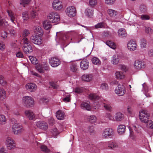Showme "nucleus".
I'll use <instances>...</instances> for the list:
<instances>
[{"label": "nucleus", "instance_id": "obj_58", "mask_svg": "<svg viewBox=\"0 0 153 153\" xmlns=\"http://www.w3.org/2000/svg\"><path fill=\"white\" fill-rule=\"evenodd\" d=\"M89 119L90 122L91 123L95 122L96 121V117L94 115L90 116Z\"/></svg>", "mask_w": 153, "mask_h": 153}, {"label": "nucleus", "instance_id": "obj_50", "mask_svg": "<svg viewBox=\"0 0 153 153\" xmlns=\"http://www.w3.org/2000/svg\"><path fill=\"white\" fill-rule=\"evenodd\" d=\"M29 59L31 62L33 64H36L38 63V61L36 58L33 56H29Z\"/></svg>", "mask_w": 153, "mask_h": 153}, {"label": "nucleus", "instance_id": "obj_22", "mask_svg": "<svg viewBox=\"0 0 153 153\" xmlns=\"http://www.w3.org/2000/svg\"><path fill=\"white\" fill-rule=\"evenodd\" d=\"M89 63L87 60H82L80 63V67L82 69L85 70L87 69L89 66Z\"/></svg>", "mask_w": 153, "mask_h": 153}, {"label": "nucleus", "instance_id": "obj_2", "mask_svg": "<svg viewBox=\"0 0 153 153\" xmlns=\"http://www.w3.org/2000/svg\"><path fill=\"white\" fill-rule=\"evenodd\" d=\"M48 20L50 22L58 23L60 21V16L56 12H52L50 13L47 16Z\"/></svg>", "mask_w": 153, "mask_h": 153}, {"label": "nucleus", "instance_id": "obj_36", "mask_svg": "<svg viewBox=\"0 0 153 153\" xmlns=\"http://www.w3.org/2000/svg\"><path fill=\"white\" fill-rule=\"evenodd\" d=\"M41 150L45 153H48L50 151L47 146L44 145H41L39 146Z\"/></svg>", "mask_w": 153, "mask_h": 153}, {"label": "nucleus", "instance_id": "obj_26", "mask_svg": "<svg viewBox=\"0 0 153 153\" xmlns=\"http://www.w3.org/2000/svg\"><path fill=\"white\" fill-rule=\"evenodd\" d=\"M126 126L123 125H119L117 128V131L119 134L122 135L125 131Z\"/></svg>", "mask_w": 153, "mask_h": 153}, {"label": "nucleus", "instance_id": "obj_34", "mask_svg": "<svg viewBox=\"0 0 153 153\" xmlns=\"http://www.w3.org/2000/svg\"><path fill=\"white\" fill-rule=\"evenodd\" d=\"M50 22L47 20L43 22V25L45 29L48 30L52 26Z\"/></svg>", "mask_w": 153, "mask_h": 153}, {"label": "nucleus", "instance_id": "obj_21", "mask_svg": "<svg viewBox=\"0 0 153 153\" xmlns=\"http://www.w3.org/2000/svg\"><path fill=\"white\" fill-rule=\"evenodd\" d=\"M134 65L135 69L139 70L144 67V64L141 61L136 60L134 63Z\"/></svg>", "mask_w": 153, "mask_h": 153}, {"label": "nucleus", "instance_id": "obj_14", "mask_svg": "<svg viewBox=\"0 0 153 153\" xmlns=\"http://www.w3.org/2000/svg\"><path fill=\"white\" fill-rule=\"evenodd\" d=\"M130 131V134L131 135L133 132L132 128L136 132L139 133L140 132L142 127L137 123H135L132 125V128L130 127H128Z\"/></svg>", "mask_w": 153, "mask_h": 153}, {"label": "nucleus", "instance_id": "obj_45", "mask_svg": "<svg viewBox=\"0 0 153 153\" xmlns=\"http://www.w3.org/2000/svg\"><path fill=\"white\" fill-rule=\"evenodd\" d=\"M147 42L146 39H142L140 41V46L141 48H144L146 47Z\"/></svg>", "mask_w": 153, "mask_h": 153}, {"label": "nucleus", "instance_id": "obj_55", "mask_svg": "<svg viewBox=\"0 0 153 153\" xmlns=\"http://www.w3.org/2000/svg\"><path fill=\"white\" fill-rule=\"evenodd\" d=\"M139 9L141 12L145 13L146 11V7L145 5H141Z\"/></svg>", "mask_w": 153, "mask_h": 153}, {"label": "nucleus", "instance_id": "obj_30", "mask_svg": "<svg viewBox=\"0 0 153 153\" xmlns=\"http://www.w3.org/2000/svg\"><path fill=\"white\" fill-rule=\"evenodd\" d=\"M65 114L61 110H59L56 112V116L59 120L63 119L64 117Z\"/></svg>", "mask_w": 153, "mask_h": 153}, {"label": "nucleus", "instance_id": "obj_39", "mask_svg": "<svg viewBox=\"0 0 153 153\" xmlns=\"http://www.w3.org/2000/svg\"><path fill=\"white\" fill-rule=\"evenodd\" d=\"M0 97L2 100L4 99L6 97L5 91L0 88Z\"/></svg>", "mask_w": 153, "mask_h": 153}, {"label": "nucleus", "instance_id": "obj_3", "mask_svg": "<svg viewBox=\"0 0 153 153\" xmlns=\"http://www.w3.org/2000/svg\"><path fill=\"white\" fill-rule=\"evenodd\" d=\"M88 97L91 100L94 101L93 108L95 109H98L101 98L94 94H90L88 96Z\"/></svg>", "mask_w": 153, "mask_h": 153}, {"label": "nucleus", "instance_id": "obj_9", "mask_svg": "<svg viewBox=\"0 0 153 153\" xmlns=\"http://www.w3.org/2000/svg\"><path fill=\"white\" fill-rule=\"evenodd\" d=\"M115 92L118 96H123L126 92L125 87L123 85L119 84L116 87Z\"/></svg>", "mask_w": 153, "mask_h": 153}, {"label": "nucleus", "instance_id": "obj_5", "mask_svg": "<svg viewBox=\"0 0 153 153\" xmlns=\"http://www.w3.org/2000/svg\"><path fill=\"white\" fill-rule=\"evenodd\" d=\"M23 45L22 47L24 52L26 54H28L32 51V47L30 45V42L27 38L23 39Z\"/></svg>", "mask_w": 153, "mask_h": 153}, {"label": "nucleus", "instance_id": "obj_32", "mask_svg": "<svg viewBox=\"0 0 153 153\" xmlns=\"http://www.w3.org/2000/svg\"><path fill=\"white\" fill-rule=\"evenodd\" d=\"M34 32L35 34L38 35H42L43 33V31L41 27L38 26H36L34 27Z\"/></svg>", "mask_w": 153, "mask_h": 153}, {"label": "nucleus", "instance_id": "obj_53", "mask_svg": "<svg viewBox=\"0 0 153 153\" xmlns=\"http://www.w3.org/2000/svg\"><path fill=\"white\" fill-rule=\"evenodd\" d=\"M100 88L102 90H107L108 88V85L106 83H102L101 84Z\"/></svg>", "mask_w": 153, "mask_h": 153}, {"label": "nucleus", "instance_id": "obj_47", "mask_svg": "<svg viewBox=\"0 0 153 153\" xmlns=\"http://www.w3.org/2000/svg\"><path fill=\"white\" fill-rule=\"evenodd\" d=\"M6 83L7 82L3 76H0V84L3 86H5Z\"/></svg>", "mask_w": 153, "mask_h": 153}, {"label": "nucleus", "instance_id": "obj_49", "mask_svg": "<svg viewBox=\"0 0 153 153\" xmlns=\"http://www.w3.org/2000/svg\"><path fill=\"white\" fill-rule=\"evenodd\" d=\"M95 28L97 29L99 28H102L105 27V25L103 22H101L98 23L94 26Z\"/></svg>", "mask_w": 153, "mask_h": 153}, {"label": "nucleus", "instance_id": "obj_57", "mask_svg": "<svg viewBox=\"0 0 153 153\" xmlns=\"http://www.w3.org/2000/svg\"><path fill=\"white\" fill-rule=\"evenodd\" d=\"M145 31L146 33L149 34H151L153 32L152 30L149 27H146Z\"/></svg>", "mask_w": 153, "mask_h": 153}, {"label": "nucleus", "instance_id": "obj_35", "mask_svg": "<svg viewBox=\"0 0 153 153\" xmlns=\"http://www.w3.org/2000/svg\"><path fill=\"white\" fill-rule=\"evenodd\" d=\"M105 44L107 45L113 49H114L116 48L115 44L111 41H107L106 42Z\"/></svg>", "mask_w": 153, "mask_h": 153}, {"label": "nucleus", "instance_id": "obj_42", "mask_svg": "<svg viewBox=\"0 0 153 153\" xmlns=\"http://www.w3.org/2000/svg\"><path fill=\"white\" fill-rule=\"evenodd\" d=\"M22 17L24 21L27 20L30 18L28 12H25L22 13Z\"/></svg>", "mask_w": 153, "mask_h": 153}, {"label": "nucleus", "instance_id": "obj_24", "mask_svg": "<svg viewBox=\"0 0 153 153\" xmlns=\"http://www.w3.org/2000/svg\"><path fill=\"white\" fill-rule=\"evenodd\" d=\"M120 58L117 55H114L111 58V62L113 65H117L120 62Z\"/></svg>", "mask_w": 153, "mask_h": 153}, {"label": "nucleus", "instance_id": "obj_62", "mask_svg": "<svg viewBox=\"0 0 153 153\" xmlns=\"http://www.w3.org/2000/svg\"><path fill=\"white\" fill-rule=\"evenodd\" d=\"M97 4V1L96 0H89V4L91 6H94L96 5Z\"/></svg>", "mask_w": 153, "mask_h": 153}, {"label": "nucleus", "instance_id": "obj_31", "mask_svg": "<svg viewBox=\"0 0 153 153\" xmlns=\"http://www.w3.org/2000/svg\"><path fill=\"white\" fill-rule=\"evenodd\" d=\"M116 78L117 79H122L125 77V74L122 71H117L115 74Z\"/></svg>", "mask_w": 153, "mask_h": 153}, {"label": "nucleus", "instance_id": "obj_46", "mask_svg": "<svg viewBox=\"0 0 153 153\" xmlns=\"http://www.w3.org/2000/svg\"><path fill=\"white\" fill-rule=\"evenodd\" d=\"M37 14V10L35 9H33L30 13V17L31 19H33L36 16Z\"/></svg>", "mask_w": 153, "mask_h": 153}, {"label": "nucleus", "instance_id": "obj_13", "mask_svg": "<svg viewBox=\"0 0 153 153\" xmlns=\"http://www.w3.org/2000/svg\"><path fill=\"white\" fill-rule=\"evenodd\" d=\"M113 131L112 129L107 128L105 129L102 133V136L104 138H111L113 136Z\"/></svg>", "mask_w": 153, "mask_h": 153}, {"label": "nucleus", "instance_id": "obj_17", "mask_svg": "<svg viewBox=\"0 0 153 153\" xmlns=\"http://www.w3.org/2000/svg\"><path fill=\"white\" fill-rule=\"evenodd\" d=\"M127 47L128 49L131 51H133L136 50L137 45L135 41L130 40L127 44Z\"/></svg>", "mask_w": 153, "mask_h": 153}, {"label": "nucleus", "instance_id": "obj_38", "mask_svg": "<svg viewBox=\"0 0 153 153\" xmlns=\"http://www.w3.org/2000/svg\"><path fill=\"white\" fill-rule=\"evenodd\" d=\"M108 12L110 16L113 17L115 16L117 14V12L112 9H108Z\"/></svg>", "mask_w": 153, "mask_h": 153}, {"label": "nucleus", "instance_id": "obj_37", "mask_svg": "<svg viewBox=\"0 0 153 153\" xmlns=\"http://www.w3.org/2000/svg\"><path fill=\"white\" fill-rule=\"evenodd\" d=\"M92 63L96 65H99L101 64V61L98 58L95 57H93L91 59Z\"/></svg>", "mask_w": 153, "mask_h": 153}, {"label": "nucleus", "instance_id": "obj_10", "mask_svg": "<svg viewBox=\"0 0 153 153\" xmlns=\"http://www.w3.org/2000/svg\"><path fill=\"white\" fill-rule=\"evenodd\" d=\"M66 15L69 17H73L75 16L76 10L75 8L73 6L68 7L65 10Z\"/></svg>", "mask_w": 153, "mask_h": 153}, {"label": "nucleus", "instance_id": "obj_48", "mask_svg": "<svg viewBox=\"0 0 153 153\" xmlns=\"http://www.w3.org/2000/svg\"><path fill=\"white\" fill-rule=\"evenodd\" d=\"M105 117L108 118L109 120L114 121V118L112 115L109 112H107L105 114Z\"/></svg>", "mask_w": 153, "mask_h": 153}, {"label": "nucleus", "instance_id": "obj_40", "mask_svg": "<svg viewBox=\"0 0 153 153\" xmlns=\"http://www.w3.org/2000/svg\"><path fill=\"white\" fill-rule=\"evenodd\" d=\"M6 123V119L4 115H0V124L1 125L5 124Z\"/></svg>", "mask_w": 153, "mask_h": 153}, {"label": "nucleus", "instance_id": "obj_19", "mask_svg": "<svg viewBox=\"0 0 153 153\" xmlns=\"http://www.w3.org/2000/svg\"><path fill=\"white\" fill-rule=\"evenodd\" d=\"M37 86L33 83H29L26 86V89L31 92L35 91L37 89Z\"/></svg>", "mask_w": 153, "mask_h": 153}, {"label": "nucleus", "instance_id": "obj_27", "mask_svg": "<svg viewBox=\"0 0 153 153\" xmlns=\"http://www.w3.org/2000/svg\"><path fill=\"white\" fill-rule=\"evenodd\" d=\"M118 34L119 36L121 38L126 37L127 36L125 30L123 28H120L118 30Z\"/></svg>", "mask_w": 153, "mask_h": 153}, {"label": "nucleus", "instance_id": "obj_33", "mask_svg": "<svg viewBox=\"0 0 153 153\" xmlns=\"http://www.w3.org/2000/svg\"><path fill=\"white\" fill-rule=\"evenodd\" d=\"M81 107L82 109L88 111H90L91 109L89 104L85 102H82L81 105Z\"/></svg>", "mask_w": 153, "mask_h": 153}, {"label": "nucleus", "instance_id": "obj_11", "mask_svg": "<svg viewBox=\"0 0 153 153\" xmlns=\"http://www.w3.org/2000/svg\"><path fill=\"white\" fill-rule=\"evenodd\" d=\"M6 144L7 148L10 150L14 149L16 146L15 141L9 137H7L6 139Z\"/></svg>", "mask_w": 153, "mask_h": 153}, {"label": "nucleus", "instance_id": "obj_12", "mask_svg": "<svg viewBox=\"0 0 153 153\" xmlns=\"http://www.w3.org/2000/svg\"><path fill=\"white\" fill-rule=\"evenodd\" d=\"M105 149H110L116 148L118 147V143L115 141H111L105 142L104 144Z\"/></svg>", "mask_w": 153, "mask_h": 153}, {"label": "nucleus", "instance_id": "obj_28", "mask_svg": "<svg viewBox=\"0 0 153 153\" xmlns=\"http://www.w3.org/2000/svg\"><path fill=\"white\" fill-rule=\"evenodd\" d=\"M93 9L91 8H88L85 11V15L88 17H91L93 15Z\"/></svg>", "mask_w": 153, "mask_h": 153}, {"label": "nucleus", "instance_id": "obj_20", "mask_svg": "<svg viewBox=\"0 0 153 153\" xmlns=\"http://www.w3.org/2000/svg\"><path fill=\"white\" fill-rule=\"evenodd\" d=\"M93 75L92 74H85L82 76V79L83 81L89 82L93 79Z\"/></svg>", "mask_w": 153, "mask_h": 153}, {"label": "nucleus", "instance_id": "obj_44", "mask_svg": "<svg viewBox=\"0 0 153 153\" xmlns=\"http://www.w3.org/2000/svg\"><path fill=\"white\" fill-rule=\"evenodd\" d=\"M7 25V22L4 19H1L0 17V26L2 27L3 28H5Z\"/></svg>", "mask_w": 153, "mask_h": 153}, {"label": "nucleus", "instance_id": "obj_4", "mask_svg": "<svg viewBox=\"0 0 153 153\" xmlns=\"http://www.w3.org/2000/svg\"><path fill=\"white\" fill-rule=\"evenodd\" d=\"M149 117L150 115L146 110H142L140 111L139 118L141 122L145 123H148Z\"/></svg>", "mask_w": 153, "mask_h": 153}, {"label": "nucleus", "instance_id": "obj_6", "mask_svg": "<svg viewBox=\"0 0 153 153\" xmlns=\"http://www.w3.org/2000/svg\"><path fill=\"white\" fill-rule=\"evenodd\" d=\"M22 102L24 105L27 107H32L34 104V101L30 96H25L22 98Z\"/></svg>", "mask_w": 153, "mask_h": 153}, {"label": "nucleus", "instance_id": "obj_59", "mask_svg": "<svg viewBox=\"0 0 153 153\" xmlns=\"http://www.w3.org/2000/svg\"><path fill=\"white\" fill-rule=\"evenodd\" d=\"M31 0H21V4H22L25 7L26 4H28Z\"/></svg>", "mask_w": 153, "mask_h": 153}, {"label": "nucleus", "instance_id": "obj_63", "mask_svg": "<svg viewBox=\"0 0 153 153\" xmlns=\"http://www.w3.org/2000/svg\"><path fill=\"white\" fill-rule=\"evenodd\" d=\"M141 19L143 20H147L149 19V17L146 15H142L140 17Z\"/></svg>", "mask_w": 153, "mask_h": 153}, {"label": "nucleus", "instance_id": "obj_29", "mask_svg": "<svg viewBox=\"0 0 153 153\" xmlns=\"http://www.w3.org/2000/svg\"><path fill=\"white\" fill-rule=\"evenodd\" d=\"M104 107L105 109L109 111H111L112 110V108L111 106V103L107 101H105L103 103Z\"/></svg>", "mask_w": 153, "mask_h": 153}, {"label": "nucleus", "instance_id": "obj_8", "mask_svg": "<svg viewBox=\"0 0 153 153\" xmlns=\"http://www.w3.org/2000/svg\"><path fill=\"white\" fill-rule=\"evenodd\" d=\"M30 39L31 42L38 45H40L43 42L42 38L37 35L31 36Z\"/></svg>", "mask_w": 153, "mask_h": 153}, {"label": "nucleus", "instance_id": "obj_56", "mask_svg": "<svg viewBox=\"0 0 153 153\" xmlns=\"http://www.w3.org/2000/svg\"><path fill=\"white\" fill-rule=\"evenodd\" d=\"M83 91V89L81 87H76L74 89V91L76 93L78 94H80Z\"/></svg>", "mask_w": 153, "mask_h": 153}, {"label": "nucleus", "instance_id": "obj_54", "mask_svg": "<svg viewBox=\"0 0 153 153\" xmlns=\"http://www.w3.org/2000/svg\"><path fill=\"white\" fill-rule=\"evenodd\" d=\"M30 33V31L27 29H25L23 32L22 36L24 37L23 38H27L26 37L28 36Z\"/></svg>", "mask_w": 153, "mask_h": 153}, {"label": "nucleus", "instance_id": "obj_16", "mask_svg": "<svg viewBox=\"0 0 153 153\" xmlns=\"http://www.w3.org/2000/svg\"><path fill=\"white\" fill-rule=\"evenodd\" d=\"M52 6L56 10H60L63 7L62 2L59 0H54L52 3Z\"/></svg>", "mask_w": 153, "mask_h": 153}, {"label": "nucleus", "instance_id": "obj_1", "mask_svg": "<svg viewBox=\"0 0 153 153\" xmlns=\"http://www.w3.org/2000/svg\"><path fill=\"white\" fill-rule=\"evenodd\" d=\"M71 35L70 33H60L58 39H56V41L59 44L66 47L69 43V41L71 40L69 36Z\"/></svg>", "mask_w": 153, "mask_h": 153}, {"label": "nucleus", "instance_id": "obj_41", "mask_svg": "<svg viewBox=\"0 0 153 153\" xmlns=\"http://www.w3.org/2000/svg\"><path fill=\"white\" fill-rule=\"evenodd\" d=\"M51 132L53 136L54 137H56L59 133V131L56 128H54L52 129L51 130Z\"/></svg>", "mask_w": 153, "mask_h": 153}, {"label": "nucleus", "instance_id": "obj_18", "mask_svg": "<svg viewBox=\"0 0 153 153\" xmlns=\"http://www.w3.org/2000/svg\"><path fill=\"white\" fill-rule=\"evenodd\" d=\"M37 127L44 130H45L48 129V125L45 122L42 121H39L36 123Z\"/></svg>", "mask_w": 153, "mask_h": 153}, {"label": "nucleus", "instance_id": "obj_43", "mask_svg": "<svg viewBox=\"0 0 153 153\" xmlns=\"http://www.w3.org/2000/svg\"><path fill=\"white\" fill-rule=\"evenodd\" d=\"M7 12L8 13V14L9 16L10 17V20L11 21L15 24V22H14L15 21V17L13 15L11 12H10V11L7 10Z\"/></svg>", "mask_w": 153, "mask_h": 153}, {"label": "nucleus", "instance_id": "obj_51", "mask_svg": "<svg viewBox=\"0 0 153 153\" xmlns=\"http://www.w3.org/2000/svg\"><path fill=\"white\" fill-rule=\"evenodd\" d=\"M36 69L40 73L44 72V69L41 64H39L36 66Z\"/></svg>", "mask_w": 153, "mask_h": 153}, {"label": "nucleus", "instance_id": "obj_25", "mask_svg": "<svg viewBox=\"0 0 153 153\" xmlns=\"http://www.w3.org/2000/svg\"><path fill=\"white\" fill-rule=\"evenodd\" d=\"M26 116L30 120H33L35 119V115L33 112L30 110H26L25 111Z\"/></svg>", "mask_w": 153, "mask_h": 153}, {"label": "nucleus", "instance_id": "obj_52", "mask_svg": "<svg viewBox=\"0 0 153 153\" xmlns=\"http://www.w3.org/2000/svg\"><path fill=\"white\" fill-rule=\"evenodd\" d=\"M15 28L10 26L8 29V30L11 36H14L15 33Z\"/></svg>", "mask_w": 153, "mask_h": 153}, {"label": "nucleus", "instance_id": "obj_64", "mask_svg": "<svg viewBox=\"0 0 153 153\" xmlns=\"http://www.w3.org/2000/svg\"><path fill=\"white\" fill-rule=\"evenodd\" d=\"M71 69L73 72H76L77 70V67L75 65H72L71 66Z\"/></svg>", "mask_w": 153, "mask_h": 153}, {"label": "nucleus", "instance_id": "obj_15", "mask_svg": "<svg viewBox=\"0 0 153 153\" xmlns=\"http://www.w3.org/2000/svg\"><path fill=\"white\" fill-rule=\"evenodd\" d=\"M49 61L50 65L53 67H56L60 64L59 59L55 57L51 58Z\"/></svg>", "mask_w": 153, "mask_h": 153}, {"label": "nucleus", "instance_id": "obj_61", "mask_svg": "<svg viewBox=\"0 0 153 153\" xmlns=\"http://www.w3.org/2000/svg\"><path fill=\"white\" fill-rule=\"evenodd\" d=\"M115 0H105V3L108 5H112L115 2Z\"/></svg>", "mask_w": 153, "mask_h": 153}, {"label": "nucleus", "instance_id": "obj_60", "mask_svg": "<svg viewBox=\"0 0 153 153\" xmlns=\"http://www.w3.org/2000/svg\"><path fill=\"white\" fill-rule=\"evenodd\" d=\"M41 65H42L43 69H44L45 70H47L48 69V63L44 62H43Z\"/></svg>", "mask_w": 153, "mask_h": 153}, {"label": "nucleus", "instance_id": "obj_23", "mask_svg": "<svg viewBox=\"0 0 153 153\" xmlns=\"http://www.w3.org/2000/svg\"><path fill=\"white\" fill-rule=\"evenodd\" d=\"M124 117L123 114L120 112L116 113L114 115V121H120L122 120Z\"/></svg>", "mask_w": 153, "mask_h": 153}, {"label": "nucleus", "instance_id": "obj_7", "mask_svg": "<svg viewBox=\"0 0 153 153\" xmlns=\"http://www.w3.org/2000/svg\"><path fill=\"white\" fill-rule=\"evenodd\" d=\"M12 130L14 133L15 134H20L24 131V129L22 125L16 121L13 124Z\"/></svg>", "mask_w": 153, "mask_h": 153}]
</instances>
